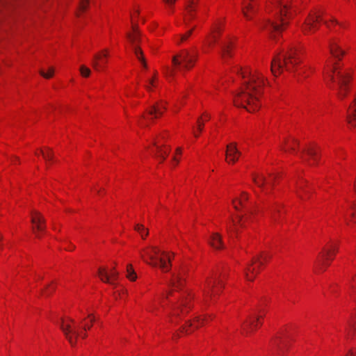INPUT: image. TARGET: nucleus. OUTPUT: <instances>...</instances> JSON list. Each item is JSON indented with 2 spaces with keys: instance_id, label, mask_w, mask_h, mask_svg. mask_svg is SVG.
I'll return each mask as SVG.
<instances>
[{
  "instance_id": "obj_15",
  "label": "nucleus",
  "mask_w": 356,
  "mask_h": 356,
  "mask_svg": "<svg viewBox=\"0 0 356 356\" xmlns=\"http://www.w3.org/2000/svg\"><path fill=\"white\" fill-rule=\"evenodd\" d=\"M323 252L321 253L322 259L318 261L320 270L323 268L322 266H327L329 265L327 261L333 259L332 256H334L337 251V248L336 247H330V248H323Z\"/></svg>"
},
{
  "instance_id": "obj_60",
  "label": "nucleus",
  "mask_w": 356,
  "mask_h": 356,
  "mask_svg": "<svg viewBox=\"0 0 356 356\" xmlns=\"http://www.w3.org/2000/svg\"><path fill=\"white\" fill-rule=\"evenodd\" d=\"M173 74H174V72H173V71H172V70H171V71L170 72V76H173Z\"/></svg>"
},
{
  "instance_id": "obj_29",
  "label": "nucleus",
  "mask_w": 356,
  "mask_h": 356,
  "mask_svg": "<svg viewBox=\"0 0 356 356\" xmlns=\"http://www.w3.org/2000/svg\"><path fill=\"white\" fill-rule=\"evenodd\" d=\"M195 3V0H190L189 4L186 7V10L188 12L187 16L185 17V23L186 26L189 25V21L193 17V11L194 10L193 4Z\"/></svg>"
},
{
  "instance_id": "obj_18",
  "label": "nucleus",
  "mask_w": 356,
  "mask_h": 356,
  "mask_svg": "<svg viewBox=\"0 0 356 356\" xmlns=\"http://www.w3.org/2000/svg\"><path fill=\"white\" fill-rule=\"evenodd\" d=\"M153 145L156 148V153L155 154V156L160 160V162L162 163L168 155L170 151V147L163 145V146L159 145L158 142L156 140L153 141Z\"/></svg>"
},
{
  "instance_id": "obj_33",
  "label": "nucleus",
  "mask_w": 356,
  "mask_h": 356,
  "mask_svg": "<svg viewBox=\"0 0 356 356\" xmlns=\"http://www.w3.org/2000/svg\"><path fill=\"white\" fill-rule=\"evenodd\" d=\"M304 152H305L307 153V154L314 160V161H317L318 154L314 148L309 147L307 149H305Z\"/></svg>"
},
{
  "instance_id": "obj_5",
  "label": "nucleus",
  "mask_w": 356,
  "mask_h": 356,
  "mask_svg": "<svg viewBox=\"0 0 356 356\" xmlns=\"http://www.w3.org/2000/svg\"><path fill=\"white\" fill-rule=\"evenodd\" d=\"M142 252L144 253H141L142 259L149 265L157 267L160 266L164 272H168L170 269V258L168 256L167 259L168 260V263H167L166 259L163 257H157V255L161 254V255H165V252L164 251H161L156 247H149L146 249H143Z\"/></svg>"
},
{
  "instance_id": "obj_58",
  "label": "nucleus",
  "mask_w": 356,
  "mask_h": 356,
  "mask_svg": "<svg viewBox=\"0 0 356 356\" xmlns=\"http://www.w3.org/2000/svg\"><path fill=\"white\" fill-rule=\"evenodd\" d=\"M172 160H173V161H176V162H177V163L179 162V160H178V159H177V158H176L175 156H174V157L172 158Z\"/></svg>"
},
{
  "instance_id": "obj_8",
  "label": "nucleus",
  "mask_w": 356,
  "mask_h": 356,
  "mask_svg": "<svg viewBox=\"0 0 356 356\" xmlns=\"http://www.w3.org/2000/svg\"><path fill=\"white\" fill-rule=\"evenodd\" d=\"M270 257L267 254L261 253L253 258L251 263L244 270L245 279L248 281H253L255 275L259 273V267L263 265L264 261H267Z\"/></svg>"
},
{
  "instance_id": "obj_44",
  "label": "nucleus",
  "mask_w": 356,
  "mask_h": 356,
  "mask_svg": "<svg viewBox=\"0 0 356 356\" xmlns=\"http://www.w3.org/2000/svg\"><path fill=\"white\" fill-rule=\"evenodd\" d=\"M270 212H271V218H272V220L274 222H277V219L276 218V217L275 216V213H276V212L279 213L280 212L279 209H277V208H272Z\"/></svg>"
},
{
  "instance_id": "obj_42",
  "label": "nucleus",
  "mask_w": 356,
  "mask_h": 356,
  "mask_svg": "<svg viewBox=\"0 0 356 356\" xmlns=\"http://www.w3.org/2000/svg\"><path fill=\"white\" fill-rule=\"evenodd\" d=\"M249 10H253V8H252V5L250 3H248L247 5L244 4L243 8V13L244 16L248 19H249V16L248 14V11H249Z\"/></svg>"
},
{
  "instance_id": "obj_35",
  "label": "nucleus",
  "mask_w": 356,
  "mask_h": 356,
  "mask_svg": "<svg viewBox=\"0 0 356 356\" xmlns=\"http://www.w3.org/2000/svg\"><path fill=\"white\" fill-rule=\"evenodd\" d=\"M40 152L46 161H53L54 160V153L51 149L47 148V152H44L42 149H41Z\"/></svg>"
},
{
  "instance_id": "obj_9",
  "label": "nucleus",
  "mask_w": 356,
  "mask_h": 356,
  "mask_svg": "<svg viewBox=\"0 0 356 356\" xmlns=\"http://www.w3.org/2000/svg\"><path fill=\"white\" fill-rule=\"evenodd\" d=\"M325 15L323 10H314L311 12L302 27L305 34H310L314 33L318 29V22L323 21L322 17Z\"/></svg>"
},
{
  "instance_id": "obj_6",
  "label": "nucleus",
  "mask_w": 356,
  "mask_h": 356,
  "mask_svg": "<svg viewBox=\"0 0 356 356\" xmlns=\"http://www.w3.org/2000/svg\"><path fill=\"white\" fill-rule=\"evenodd\" d=\"M71 323H74V319L71 318H68L67 321L62 319L60 325V328L63 331L65 338L71 344L72 346H74L77 343L78 337L80 336L83 339L87 337V334L86 332L83 333L80 332L76 327H72ZM92 325H85L83 327V330L86 331L87 330H90Z\"/></svg>"
},
{
  "instance_id": "obj_54",
  "label": "nucleus",
  "mask_w": 356,
  "mask_h": 356,
  "mask_svg": "<svg viewBox=\"0 0 356 356\" xmlns=\"http://www.w3.org/2000/svg\"><path fill=\"white\" fill-rule=\"evenodd\" d=\"M176 152H177V154H181V149L180 147H177L176 149Z\"/></svg>"
},
{
  "instance_id": "obj_39",
  "label": "nucleus",
  "mask_w": 356,
  "mask_h": 356,
  "mask_svg": "<svg viewBox=\"0 0 356 356\" xmlns=\"http://www.w3.org/2000/svg\"><path fill=\"white\" fill-rule=\"evenodd\" d=\"M54 73V69L53 67H49L47 72H44L43 70L40 71V74L45 79H49L53 76Z\"/></svg>"
},
{
  "instance_id": "obj_31",
  "label": "nucleus",
  "mask_w": 356,
  "mask_h": 356,
  "mask_svg": "<svg viewBox=\"0 0 356 356\" xmlns=\"http://www.w3.org/2000/svg\"><path fill=\"white\" fill-rule=\"evenodd\" d=\"M127 277L131 281H135L137 278L136 273L131 264H128L127 266Z\"/></svg>"
},
{
  "instance_id": "obj_37",
  "label": "nucleus",
  "mask_w": 356,
  "mask_h": 356,
  "mask_svg": "<svg viewBox=\"0 0 356 356\" xmlns=\"http://www.w3.org/2000/svg\"><path fill=\"white\" fill-rule=\"evenodd\" d=\"M348 335H350L352 332L356 331V317L355 319H353L348 322V327L346 330Z\"/></svg>"
},
{
  "instance_id": "obj_16",
  "label": "nucleus",
  "mask_w": 356,
  "mask_h": 356,
  "mask_svg": "<svg viewBox=\"0 0 356 356\" xmlns=\"http://www.w3.org/2000/svg\"><path fill=\"white\" fill-rule=\"evenodd\" d=\"M133 33H127V38H128L129 42L131 44L132 49L135 53V48L140 47L138 45V42L140 41V33L138 30V27L136 25H132Z\"/></svg>"
},
{
  "instance_id": "obj_48",
  "label": "nucleus",
  "mask_w": 356,
  "mask_h": 356,
  "mask_svg": "<svg viewBox=\"0 0 356 356\" xmlns=\"http://www.w3.org/2000/svg\"><path fill=\"white\" fill-rule=\"evenodd\" d=\"M352 209H353L352 216L354 217L356 215V204H354L353 205Z\"/></svg>"
},
{
  "instance_id": "obj_22",
  "label": "nucleus",
  "mask_w": 356,
  "mask_h": 356,
  "mask_svg": "<svg viewBox=\"0 0 356 356\" xmlns=\"http://www.w3.org/2000/svg\"><path fill=\"white\" fill-rule=\"evenodd\" d=\"M233 44L231 42H223L221 44V56L222 58L227 61V60L232 57V48Z\"/></svg>"
},
{
  "instance_id": "obj_17",
  "label": "nucleus",
  "mask_w": 356,
  "mask_h": 356,
  "mask_svg": "<svg viewBox=\"0 0 356 356\" xmlns=\"http://www.w3.org/2000/svg\"><path fill=\"white\" fill-rule=\"evenodd\" d=\"M191 298L188 297L183 298L179 303L175 307L173 312L174 316H179V312L181 314H184L188 312V309L191 307L189 302Z\"/></svg>"
},
{
  "instance_id": "obj_32",
  "label": "nucleus",
  "mask_w": 356,
  "mask_h": 356,
  "mask_svg": "<svg viewBox=\"0 0 356 356\" xmlns=\"http://www.w3.org/2000/svg\"><path fill=\"white\" fill-rule=\"evenodd\" d=\"M135 230L137 231L142 236V238H145L148 235V230L144 227V226L141 224H137L135 226Z\"/></svg>"
},
{
  "instance_id": "obj_11",
  "label": "nucleus",
  "mask_w": 356,
  "mask_h": 356,
  "mask_svg": "<svg viewBox=\"0 0 356 356\" xmlns=\"http://www.w3.org/2000/svg\"><path fill=\"white\" fill-rule=\"evenodd\" d=\"M31 222L33 224V231L39 237L38 232H43L46 229V221L40 213L33 211L31 213Z\"/></svg>"
},
{
  "instance_id": "obj_41",
  "label": "nucleus",
  "mask_w": 356,
  "mask_h": 356,
  "mask_svg": "<svg viewBox=\"0 0 356 356\" xmlns=\"http://www.w3.org/2000/svg\"><path fill=\"white\" fill-rule=\"evenodd\" d=\"M252 213V211H250V210L248 211V213L245 214V220H249V219H250L249 216L251 215ZM238 223L241 225V227H244L245 226L244 225V222L243 221L244 217L238 216Z\"/></svg>"
},
{
  "instance_id": "obj_62",
  "label": "nucleus",
  "mask_w": 356,
  "mask_h": 356,
  "mask_svg": "<svg viewBox=\"0 0 356 356\" xmlns=\"http://www.w3.org/2000/svg\"><path fill=\"white\" fill-rule=\"evenodd\" d=\"M113 270H115V267H114V268H113L110 270V272H112V271H113Z\"/></svg>"
},
{
  "instance_id": "obj_43",
  "label": "nucleus",
  "mask_w": 356,
  "mask_h": 356,
  "mask_svg": "<svg viewBox=\"0 0 356 356\" xmlns=\"http://www.w3.org/2000/svg\"><path fill=\"white\" fill-rule=\"evenodd\" d=\"M89 0H82L79 5V10L85 11L88 6Z\"/></svg>"
},
{
  "instance_id": "obj_34",
  "label": "nucleus",
  "mask_w": 356,
  "mask_h": 356,
  "mask_svg": "<svg viewBox=\"0 0 356 356\" xmlns=\"http://www.w3.org/2000/svg\"><path fill=\"white\" fill-rule=\"evenodd\" d=\"M195 29V26H193L189 30H188L185 33L180 35L179 41L178 42V43L186 41L191 36Z\"/></svg>"
},
{
  "instance_id": "obj_21",
  "label": "nucleus",
  "mask_w": 356,
  "mask_h": 356,
  "mask_svg": "<svg viewBox=\"0 0 356 356\" xmlns=\"http://www.w3.org/2000/svg\"><path fill=\"white\" fill-rule=\"evenodd\" d=\"M209 243L216 250L223 249L225 247L222 243V236L218 233H213L211 236Z\"/></svg>"
},
{
  "instance_id": "obj_40",
  "label": "nucleus",
  "mask_w": 356,
  "mask_h": 356,
  "mask_svg": "<svg viewBox=\"0 0 356 356\" xmlns=\"http://www.w3.org/2000/svg\"><path fill=\"white\" fill-rule=\"evenodd\" d=\"M80 72L83 76L88 77L90 76L91 71L88 67H86L85 65H81L80 67Z\"/></svg>"
},
{
  "instance_id": "obj_3",
  "label": "nucleus",
  "mask_w": 356,
  "mask_h": 356,
  "mask_svg": "<svg viewBox=\"0 0 356 356\" xmlns=\"http://www.w3.org/2000/svg\"><path fill=\"white\" fill-rule=\"evenodd\" d=\"M325 68L328 78L332 83L337 85L338 95L340 98H344L348 91V83L351 79V75L347 70H343L337 61H331L327 60L325 64Z\"/></svg>"
},
{
  "instance_id": "obj_46",
  "label": "nucleus",
  "mask_w": 356,
  "mask_h": 356,
  "mask_svg": "<svg viewBox=\"0 0 356 356\" xmlns=\"http://www.w3.org/2000/svg\"><path fill=\"white\" fill-rule=\"evenodd\" d=\"M176 1L177 0H163L165 3L169 7H172L175 4Z\"/></svg>"
},
{
  "instance_id": "obj_4",
  "label": "nucleus",
  "mask_w": 356,
  "mask_h": 356,
  "mask_svg": "<svg viewBox=\"0 0 356 356\" xmlns=\"http://www.w3.org/2000/svg\"><path fill=\"white\" fill-rule=\"evenodd\" d=\"M300 51L296 47H291L282 56H276L271 62V71L275 76L281 74L283 69L292 72L296 65L301 62Z\"/></svg>"
},
{
  "instance_id": "obj_52",
  "label": "nucleus",
  "mask_w": 356,
  "mask_h": 356,
  "mask_svg": "<svg viewBox=\"0 0 356 356\" xmlns=\"http://www.w3.org/2000/svg\"><path fill=\"white\" fill-rule=\"evenodd\" d=\"M88 317L90 318L91 323L95 321V317L92 314H89Z\"/></svg>"
},
{
  "instance_id": "obj_59",
  "label": "nucleus",
  "mask_w": 356,
  "mask_h": 356,
  "mask_svg": "<svg viewBox=\"0 0 356 356\" xmlns=\"http://www.w3.org/2000/svg\"><path fill=\"white\" fill-rule=\"evenodd\" d=\"M145 88L147 90H151V88L149 86H145Z\"/></svg>"
},
{
  "instance_id": "obj_36",
  "label": "nucleus",
  "mask_w": 356,
  "mask_h": 356,
  "mask_svg": "<svg viewBox=\"0 0 356 356\" xmlns=\"http://www.w3.org/2000/svg\"><path fill=\"white\" fill-rule=\"evenodd\" d=\"M285 145L287 146V148L291 152H295L296 146L299 145V142L296 139H293L292 141H285Z\"/></svg>"
},
{
  "instance_id": "obj_55",
  "label": "nucleus",
  "mask_w": 356,
  "mask_h": 356,
  "mask_svg": "<svg viewBox=\"0 0 356 356\" xmlns=\"http://www.w3.org/2000/svg\"><path fill=\"white\" fill-rule=\"evenodd\" d=\"M266 184H269V185L273 186V180H272V181H266Z\"/></svg>"
},
{
  "instance_id": "obj_45",
  "label": "nucleus",
  "mask_w": 356,
  "mask_h": 356,
  "mask_svg": "<svg viewBox=\"0 0 356 356\" xmlns=\"http://www.w3.org/2000/svg\"><path fill=\"white\" fill-rule=\"evenodd\" d=\"M227 232H228L229 234H232V233L233 232V233H235V234H237V233H238L237 229H235L234 227H232V226H231V225H230V226H229V225H228V226L227 227Z\"/></svg>"
},
{
  "instance_id": "obj_27",
  "label": "nucleus",
  "mask_w": 356,
  "mask_h": 356,
  "mask_svg": "<svg viewBox=\"0 0 356 356\" xmlns=\"http://www.w3.org/2000/svg\"><path fill=\"white\" fill-rule=\"evenodd\" d=\"M252 180L254 184L259 188H261L266 194L269 193L267 189L264 188V185L266 183V177L262 175H257L253 176Z\"/></svg>"
},
{
  "instance_id": "obj_1",
  "label": "nucleus",
  "mask_w": 356,
  "mask_h": 356,
  "mask_svg": "<svg viewBox=\"0 0 356 356\" xmlns=\"http://www.w3.org/2000/svg\"><path fill=\"white\" fill-rule=\"evenodd\" d=\"M243 78L247 74L249 80L245 81L241 90L234 97V104L236 106L243 107L248 112H254L260 107L259 97L262 93L264 80L259 74H252L250 72H241Z\"/></svg>"
},
{
  "instance_id": "obj_23",
  "label": "nucleus",
  "mask_w": 356,
  "mask_h": 356,
  "mask_svg": "<svg viewBox=\"0 0 356 356\" xmlns=\"http://www.w3.org/2000/svg\"><path fill=\"white\" fill-rule=\"evenodd\" d=\"M220 33V28L218 25L216 24L211 29V32L207 37V44L209 47H212L218 40V35Z\"/></svg>"
},
{
  "instance_id": "obj_50",
  "label": "nucleus",
  "mask_w": 356,
  "mask_h": 356,
  "mask_svg": "<svg viewBox=\"0 0 356 356\" xmlns=\"http://www.w3.org/2000/svg\"><path fill=\"white\" fill-rule=\"evenodd\" d=\"M346 356H356V354L352 350H350Z\"/></svg>"
},
{
  "instance_id": "obj_13",
  "label": "nucleus",
  "mask_w": 356,
  "mask_h": 356,
  "mask_svg": "<svg viewBox=\"0 0 356 356\" xmlns=\"http://www.w3.org/2000/svg\"><path fill=\"white\" fill-rule=\"evenodd\" d=\"M226 161L228 163H235L238 161L241 153L238 150L236 143H232L227 145Z\"/></svg>"
},
{
  "instance_id": "obj_38",
  "label": "nucleus",
  "mask_w": 356,
  "mask_h": 356,
  "mask_svg": "<svg viewBox=\"0 0 356 356\" xmlns=\"http://www.w3.org/2000/svg\"><path fill=\"white\" fill-rule=\"evenodd\" d=\"M248 200V194L245 192L241 193V197L237 200L238 204L242 207H245V202Z\"/></svg>"
},
{
  "instance_id": "obj_24",
  "label": "nucleus",
  "mask_w": 356,
  "mask_h": 356,
  "mask_svg": "<svg viewBox=\"0 0 356 356\" xmlns=\"http://www.w3.org/2000/svg\"><path fill=\"white\" fill-rule=\"evenodd\" d=\"M166 108L161 103H156V104L151 106L148 111V113L150 115H154L155 118L163 115V111H165Z\"/></svg>"
},
{
  "instance_id": "obj_63",
  "label": "nucleus",
  "mask_w": 356,
  "mask_h": 356,
  "mask_svg": "<svg viewBox=\"0 0 356 356\" xmlns=\"http://www.w3.org/2000/svg\"><path fill=\"white\" fill-rule=\"evenodd\" d=\"M206 115H207V118H210V115H209L207 114H206Z\"/></svg>"
},
{
  "instance_id": "obj_57",
  "label": "nucleus",
  "mask_w": 356,
  "mask_h": 356,
  "mask_svg": "<svg viewBox=\"0 0 356 356\" xmlns=\"http://www.w3.org/2000/svg\"><path fill=\"white\" fill-rule=\"evenodd\" d=\"M171 293H172V291H168V292H167V294H166V298H168V296L169 295H170Z\"/></svg>"
},
{
  "instance_id": "obj_10",
  "label": "nucleus",
  "mask_w": 356,
  "mask_h": 356,
  "mask_svg": "<svg viewBox=\"0 0 356 356\" xmlns=\"http://www.w3.org/2000/svg\"><path fill=\"white\" fill-rule=\"evenodd\" d=\"M206 289L204 290V300L207 301V298H211L213 296L218 293L220 289L224 286L222 279L215 275L213 277L207 278L206 280Z\"/></svg>"
},
{
  "instance_id": "obj_47",
  "label": "nucleus",
  "mask_w": 356,
  "mask_h": 356,
  "mask_svg": "<svg viewBox=\"0 0 356 356\" xmlns=\"http://www.w3.org/2000/svg\"><path fill=\"white\" fill-rule=\"evenodd\" d=\"M197 124H198V130L200 131H202V129H203V127H204V124L200 122V120L198 119L197 120Z\"/></svg>"
},
{
  "instance_id": "obj_25",
  "label": "nucleus",
  "mask_w": 356,
  "mask_h": 356,
  "mask_svg": "<svg viewBox=\"0 0 356 356\" xmlns=\"http://www.w3.org/2000/svg\"><path fill=\"white\" fill-rule=\"evenodd\" d=\"M184 286V278L181 275H173L169 282V286L176 290L181 289Z\"/></svg>"
},
{
  "instance_id": "obj_26",
  "label": "nucleus",
  "mask_w": 356,
  "mask_h": 356,
  "mask_svg": "<svg viewBox=\"0 0 356 356\" xmlns=\"http://www.w3.org/2000/svg\"><path fill=\"white\" fill-rule=\"evenodd\" d=\"M204 321V318H201L199 316L195 318L194 322H191V321H188L186 323V325L183 326L181 328V332H186V333H188V330H187L186 327H193L195 329H197L200 325H202L203 324Z\"/></svg>"
},
{
  "instance_id": "obj_53",
  "label": "nucleus",
  "mask_w": 356,
  "mask_h": 356,
  "mask_svg": "<svg viewBox=\"0 0 356 356\" xmlns=\"http://www.w3.org/2000/svg\"><path fill=\"white\" fill-rule=\"evenodd\" d=\"M74 248H75V246H74V245H70V248H65V249H66L67 250H74Z\"/></svg>"
},
{
  "instance_id": "obj_14",
  "label": "nucleus",
  "mask_w": 356,
  "mask_h": 356,
  "mask_svg": "<svg viewBox=\"0 0 356 356\" xmlns=\"http://www.w3.org/2000/svg\"><path fill=\"white\" fill-rule=\"evenodd\" d=\"M263 316L259 315L254 317H250L248 320L243 323V330L248 334L249 332L257 329L259 325H261V318Z\"/></svg>"
},
{
  "instance_id": "obj_56",
  "label": "nucleus",
  "mask_w": 356,
  "mask_h": 356,
  "mask_svg": "<svg viewBox=\"0 0 356 356\" xmlns=\"http://www.w3.org/2000/svg\"><path fill=\"white\" fill-rule=\"evenodd\" d=\"M331 22H334V23H336V24H339L338 23V22H337L336 19H331Z\"/></svg>"
},
{
  "instance_id": "obj_49",
  "label": "nucleus",
  "mask_w": 356,
  "mask_h": 356,
  "mask_svg": "<svg viewBox=\"0 0 356 356\" xmlns=\"http://www.w3.org/2000/svg\"><path fill=\"white\" fill-rule=\"evenodd\" d=\"M232 204H233L234 207V209H235L236 210H239L238 207V204H236V200H234L232 201Z\"/></svg>"
},
{
  "instance_id": "obj_20",
  "label": "nucleus",
  "mask_w": 356,
  "mask_h": 356,
  "mask_svg": "<svg viewBox=\"0 0 356 356\" xmlns=\"http://www.w3.org/2000/svg\"><path fill=\"white\" fill-rule=\"evenodd\" d=\"M105 52H102L99 54H96L94 56V60L92 61V66L93 67L99 70L104 64L106 63V58L108 57V54L106 53V51H104Z\"/></svg>"
},
{
  "instance_id": "obj_2",
  "label": "nucleus",
  "mask_w": 356,
  "mask_h": 356,
  "mask_svg": "<svg viewBox=\"0 0 356 356\" xmlns=\"http://www.w3.org/2000/svg\"><path fill=\"white\" fill-rule=\"evenodd\" d=\"M275 3L276 6L275 18L267 20L264 25V29L268 31L273 38L279 35L283 27L288 24L286 19L289 18L291 15L290 8L292 2L289 0L283 1L277 0Z\"/></svg>"
},
{
  "instance_id": "obj_30",
  "label": "nucleus",
  "mask_w": 356,
  "mask_h": 356,
  "mask_svg": "<svg viewBox=\"0 0 356 356\" xmlns=\"http://www.w3.org/2000/svg\"><path fill=\"white\" fill-rule=\"evenodd\" d=\"M135 56L141 62L143 67L147 68V65L140 47L135 48Z\"/></svg>"
},
{
  "instance_id": "obj_12",
  "label": "nucleus",
  "mask_w": 356,
  "mask_h": 356,
  "mask_svg": "<svg viewBox=\"0 0 356 356\" xmlns=\"http://www.w3.org/2000/svg\"><path fill=\"white\" fill-rule=\"evenodd\" d=\"M98 276L102 282L115 286V282L119 277V273L117 270L108 273L106 268H99Z\"/></svg>"
},
{
  "instance_id": "obj_7",
  "label": "nucleus",
  "mask_w": 356,
  "mask_h": 356,
  "mask_svg": "<svg viewBox=\"0 0 356 356\" xmlns=\"http://www.w3.org/2000/svg\"><path fill=\"white\" fill-rule=\"evenodd\" d=\"M197 58V53L191 52L188 49H183L179 54L173 56L172 63L180 70H188L194 66Z\"/></svg>"
},
{
  "instance_id": "obj_28",
  "label": "nucleus",
  "mask_w": 356,
  "mask_h": 356,
  "mask_svg": "<svg viewBox=\"0 0 356 356\" xmlns=\"http://www.w3.org/2000/svg\"><path fill=\"white\" fill-rule=\"evenodd\" d=\"M307 186L306 182L305 181H301L300 182H298L296 184V193L297 195L301 199L303 200L304 197L302 195V193H307V191L305 189V187Z\"/></svg>"
},
{
  "instance_id": "obj_61",
  "label": "nucleus",
  "mask_w": 356,
  "mask_h": 356,
  "mask_svg": "<svg viewBox=\"0 0 356 356\" xmlns=\"http://www.w3.org/2000/svg\"><path fill=\"white\" fill-rule=\"evenodd\" d=\"M323 22L329 27V24H327V21H323Z\"/></svg>"
},
{
  "instance_id": "obj_64",
  "label": "nucleus",
  "mask_w": 356,
  "mask_h": 356,
  "mask_svg": "<svg viewBox=\"0 0 356 356\" xmlns=\"http://www.w3.org/2000/svg\"><path fill=\"white\" fill-rule=\"evenodd\" d=\"M355 192H356V183L355 184Z\"/></svg>"
},
{
  "instance_id": "obj_51",
  "label": "nucleus",
  "mask_w": 356,
  "mask_h": 356,
  "mask_svg": "<svg viewBox=\"0 0 356 356\" xmlns=\"http://www.w3.org/2000/svg\"><path fill=\"white\" fill-rule=\"evenodd\" d=\"M149 84H150L151 86H154V87H155V86H156V84H155V79H154V78H153V79H150V80L149 81Z\"/></svg>"
},
{
  "instance_id": "obj_19",
  "label": "nucleus",
  "mask_w": 356,
  "mask_h": 356,
  "mask_svg": "<svg viewBox=\"0 0 356 356\" xmlns=\"http://www.w3.org/2000/svg\"><path fill=\"white\" fill-rule=\"evenodd\" d=\"M329 49L332 57L338 60H340L341 57L345 54V51L334 41L330 42Z\"/></svg>"
}]
</instances>
